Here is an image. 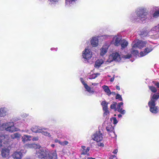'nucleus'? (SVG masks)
Instances as JSON below:
<instances>
[{"label": "nucleus", "instance_id": "obj_1", "mask_svg": "<svg viewBox=\"0 0 159 159\" xmlns=\"http://www.w3.org/2000/svg\"><path fill=\"white\" fill-rule=\"evenodd\" d=\"M149 44V43L147 41L137 40L134 41L133 43L132 47L131 49V53H129L126 55H123L121 56L120 53L118 52L112 53L111 54L109 57V58L107 60V61L111 62L114 61H120L122 58L124 59H129L132 57V54L134 56H136L139 54L138 51L136 50L137 48L139 49L142 48L146 46H148Z\"/></svg>", "mask_w": 159, "mask_h": 159}, {"label": "nucleus", "instance_id": "obj_2", "mask_svg": "<svg viewBox=\"0 0 159 159\" xmlns=\"http://www.w3.org/2000/svg\"><path fill=\"white\" fill-rule=\"evenodd\" d=\"M38 149L36 151V154L39 158H44L45 159H57L56 151H52L49 152L48 150L45 148Z\"/></svg>", "mask_w": 159, "mask_h": 159}, {"label": "nucleus", "instance_id": "obj_3", "mask_svg": "<svg viewBox=\"0 0 159 159\" xmlns=\"http://www.w3.org/2000/svg\"><path fill=\"white\" fill-rule=\"evenodd\" d=\"M135 12L138 17L134 18L132 17V20L135 21L143 22L147 18L148 12L146 8L143 7H139L136 9Z\"/></svg>", "mask_w": 159, "mask_h": 159}, {"label": "nucleus", "instance_id": "obj_4", "mask_svg": "<svg viewBox=\"0 0 159 159\" xmlns=\"http://www.w3.org/2000/svg\"><path fill=\"white\" fill-rule=\"evenodd\" d=\"M80 80L82 84L84 85L86 90L89 93V95L93 94L94 93V90L93 89V87L97 86L98 84L97 83H91V85L89 86L85 82L83 78H80Z\"/></svg>", "mask_w": 159, "mask_h": 159}, {"label": "nucleus", "instance_id": "obj_5", "mask_svg": "<svg viewBox=\"0 0 159 159\" xmlns=\"http://www.w3.org/2000/svg\"><path fill=\"white\" fill-rule=\"evenodd\" d=\"M92 52L88 47L86 48L83 51L82 56L85 59L89 60L92 57Z\"/></svg>", "mask_w": 159, "mask_h": 159}, {"label": "nucleus", "instance_id": "obj_6", "mask_svg": "<svg viewBox=\"0 0 159 159\" xmlns=\"http://www.w3.org/2000/svg\"><path fill=\"white\" fill-rule=\"evenodd\" d=\"M102 133L100 131H98L92 136V138L94 140L98 142L102 140Z\"/></svg>", "mask_w": 159, "mask_h": 159}, {"label": "nucleus", "instance_id": "obj_7", "mask_svg": "<svg viewBox=\"0 0 159 159\" xmlns=\"http://www.w3.org/2000/svg\"><path fill=\"white\" fill-rule=\"evenodd\" d=\"M155 11L152 14V15L153 18H157L159 17V6H154L151 8L150 13L151 14Z\"/></svg>", "mask_w": 159, "mask_h": 159}, {"label": "nucleus", "instance_id": "obj_8", "mask_svg": "<svg viewBox=\"0 0 159 159\" xmlns=\"http://www.w3.org/2000/svg\"><path fill=\"white\" fill-rule=\"evenodd\" d=\"M122 40L121 36L119 35H116L113 37L111 43L115 46H118L120 45Z\"/></svg>", "mask_w": 159, "mask_h": 159}, {"label": "nucleus", "instance_id": "obj_9", "mask_svg": "<svg viewBox=\"0 0 159 159\" xmlns=\"http://www.w3.org/2000/svg\"><path fill=\"white\" fill-rule=\"evenodd\" d=\"M148 105L150 108V111L152 113L156 114L158 113V107L156 106V103L148 102Z\"/></svg>", "mask_w": 159, "mask_h": 159}, {"label": "nucleus", "instance_id": "obj_10", "mask_svg": "<svg viewBox=\"0 0 159 159\" xmlns=\"http://www.w3.org/2000/svg\"><path fill=\"white\" fill-rule=\"evenodd\" d=\"M110 44L106 43L104 44L100 49V54L101 56H104L107 53Z\"/></svg>", "mask_w": 159, "mask_h": 159}, {"label": "nucleus", "instance_id": "obj_11", "mask_svg": "<svg viewBox=\"0 0 159 159\" xmlns=\"http://www.w3.org/2000/svg\"><path fill=\"white\" fill-rule=\"evenodd\" d=\"M147 46L146 48L144 50L143 52H141L140 53V57H142L147 55L148 53L152 51L153 49V47L152 46L149 44Z\"/></svg>", "mask_w": 159, "mask_h": 159}, {"label": "nucleus", "instance_id": "obj_12", "mask_svg": "<svg viewBox=\"0 0 159 159\" xmlns=\"http://www.w3.org/2000/svg\"><path fill=\"white\" fill-rule=\"evenodd\" d=\"M98 36H95L92 37L90 39V43L92 46L94 47H96L98 45Z\"/></svg>", "mask_w": 159, "mask_h": 159}, {"label": "nucleus", "instance_id": "obj_13", "mask_svg": "<svg viewBox=\"0 0 159 159\" xmlns=\"http://www.w3.org/2000/svg\"><path fill=\"white\" fill-rule=\"evenodd\" d=\"M151 100L148 102L156 103V102L159 98V93H157L154 94H151Z\"/></svg>", "mask_w": 159, "mask_h": 159}, {"label": "nucleus", "instance_id": "obj_14", "mask_svg": "<svg viewBox=\"0 0 159 159\" xmlns=\"http://www.w3.org/2000/svg\"><path fill=\"white\" fill-rule=\"evenodd\" d=\"M123 105V103L122 102L119 103L117 106L116 110L122 115H124L125 114L126 111L122 108Z\"/></svg>", "mask_w": 159, "mask_h": 159}, {"label": "nucleus", "instance_id": "obj_15", "mask_svg": "<svg viewBox=\"0 0 159 159\" xmlns=\"http://www.w3.org/2000/svg\"><path fill=\"white\" fill-rule=\"evenodd\" d=\"M1 154L3 157H8L10 154V150L7 148H4L2 149Z\"/></svg>", "mask_w": 159, "mask_h": 159}, {"label": "nucleus", "instance_id": "obj_16", "mask_svg": "<svg viewBox=\"0 0 159 159\" xmlns=\"http://www.w3.org/2000/svg\"><path fill=\"white\" fill-rule=\"evenodd\" d=\"M12 156L14 159H21L23 155L20 151H16L13 153Z\"/></svg>", "mask_w": 159, "mask_h": 159}, {"label": "nucleus", "instance_id": "obj_17", "mask_svg": "<svg viewBox=\"0 0 159 159\" xmlns=\"http://www.w3.org/2000/svg\"><path fill=\"white\" fill-rule=\"evenodd\" d=\"M77 0H65V6L66 7H69L74 5Z\"/></svg>", "mask_w": 159, "mask_h": 159}, {"label": "nucleus", "instance_id": "obj_18", "mask_svg": "<svg viewBox=\"0 0 159 159\" xmlns=\"http://www.w3.org/2000/svg\"><path fill=\"white\" fill-rule=\"evenodd\" d=\"M81 147L82 149V152H81L82 155H87V156H89L88 152L89 150V147L86 148L85 146H82Z\"/></svg>", "mask_w": 159, "mask_h": 159}, {"label": "nucleus", "instance_id": "obj_19", "mask_svg": "<svg viewBox=\"0 0 159 159\" xmlns=\"http://www.w3.org/2000/svg\"><path fill=\"white\" fill-rule=\"evenodd\" d=\"M102 87L104 92L108 96H110L111 94V93L108 86L104 85L102 86Z\"/></svg>", "mask_w": 159, "mask_h": 159}, {"label": "nucleus", "instance_id": "obj_20", "mask_svg": "<svg viewBox=\"0 0 159 159\" xmlns=\"http://www.w3.org/2000/svg\"><path fill=\"white\" fill-rule=\"evenodd\" d=\"M42 128V127H40L34 126L31 128V130L33 132L35 133H40L41 132Z\"/></svg>", "mask_w": 159, "mask_h": 159}, {"label": "nucleus", "instance_id": "obj_21", "mask_svg": "<svg viewBox=\"0 0 159 159\" xmlns=\"http://www.w3.org/2000/svg\"><path fill=\"white\" fill-rule=\"evenodd\" d=\"M103 60L102 59H98L96 61L95 63L94 66L97 68H98L103 63Z\"/></svg>", "mask_w": 159, "mask_h": 159}, {"label": "nucleus", "instance_id": "obj_22", "mask_svg": "<svg viewBox=\"0 0 159 159\" xmlns=\"http://www.w3.org/2000/svg\"><path fill=\"white\" fill-rule=\"evenodd\" d=\"M7 112V110L5 107L0 108V116L4 117L6 116Z\"/></svg>", "mask_w": 159, "mask_h": 159}, {"label": "nucleus", "instance_id": "obj_23", "mask_svg": "<svg viewBox=\"0 0 159 159\" xmlns=\"http://www.w3.org/2000/svg\"><path fill=\"white\" fill-rule=\"evenodd\" d=\"M26 147L29 148H39L40 146L39 145L34 143L28 144L26 145Z\"/></svg>", "mask_w": 159, "mask_h": 159}, {"label": "nucleus", "instance_id": "obj_24", "mask_svg": "<svg viewBox=\"0 0 159 159\" xmlns=\"http://www.w3.org/2000/svg\"><path fill=\"white\" fill-rule=\"evenodd\" d=\"M32 137L30 136L25 135L22 137V141L24 142L30 141L31 140Z\"/></svg>", "mask_w": 159, "mask_h": 159}, {"label": "nucleus", "instance_id": "obj_25", "mask_svg": "<svg viewBox=\"0 0 159 159\" xmlns=\"http://www.w3.org/2000/svg\"><path fill=\"white\" fill-rule=\"evenodd\" d=\"M8 138V136L7 135H2L0 136V148L2 146V141L3 140L5 141H6V142H8L7 141V138Z\"/></svg>", "mask_w": 159, "mask_h": 159}, {"label": "nucleus", "instance_id": "obj_26", "mask_svg": "<svg viewBox=\"0 0 159 159\" xmlns=\"http://www.w3.org/2000/svg\"><path fill=\"white\" fill-rule=\"evenodd\" d=\"M106 130L109 133L114 134V128L111 125H109L106 127Z\"/></svg>", "mask_w": 159, "mask_h": 159}, {"label": "nucleus", "instance_id": "obj_27", "mask_svg": "<svg viewBox=\"0 0 159 159\" xmlns=\"http://www.w3.org/2000/svg\"><path fill=\"white\" fill-rule=\"evenodd\" d=\"M128 43L127 41L124 39H123L121 41L120 45L122 48H124L127 46Z\"/></svg>", "mask_w": 159, "mask_h": 159}, {"label": "nucleus", "instance_id": "obj_28", "mask_svg": "<svg viewBox=\"0 0 159 159\" xmlns=\"http://www.w3.org/2000/svg\"><path fill=\"white\" fill-rule=\"evenodd\" d=\"M21 135L18 133L13 134L11 135V137L12 139H19L21 137Z\"/></svg>", "mask_w": 159, "mask_h": 159}, {"label": "nucleus", "instance_id": "obj_29", "mask_svg": "<svg viewBox=\"0 0 159 159\" xmlns=\"http://www.w3.org/2000/svg\"><path fill=\"white\" fill-rule=\"evenodd\" d=\"M46 130V128H42V130L41 131L40 133L44 135L47 136L48 137H50L51 135L48 132H47V131H45V130Z\"/></svg>", "mask_w": 159, "mask_h": 159}, {"label": "nucleus", "instance_id": "obj_30", "mask_svg": "<svg viewBox=\"0 0 159 159\" xmlns=\"http://www.w3.org/2000/svg\"><path fill=\"white\" fill-rule=\"evenodd\" d=\"M100 74L97 73L96 74H93L89 75V79H94L98 76H99Z\"/></svg>", "mask_w": 159, "mask_h": 159}, {"label": "nucleus", "instance_id": "obj_31", "mask_svg": "<svg viewBox=\"0 0 159 159\" xmlns=\"http://www.w3.org/2000/svg\"><path fill=\"white\" fill-rule=\"evenodd\" d=\"M103 108V110L108 109L107 105L108 103L106 102V101H103L101 103Z\"/></svg>", "mask_w": 159, "mask_h": 159}, {"label": "nucleus", "instance_id": "obj_32", "mask_svg": "<svg viewBox=\"0 0 159 159\" xmlns=\"http://www.w3.org/2000/svg\"><path fill=\"white\" fill-rule=\"evenodd\" d=\"M152 31L155 32L154 33H156L157 32H159V24L153 27L151 30Z\"/></svg>", "mask_w": 159, "mask_h": 159}, {"label": "nucleus", "instance_id": "obj_33", "mask_svg": "<svg viewBox=\"0 0 159 159\" xmlns=\"http://www.w3.org/2000/svg\"><path fill=\"white\" fill-rule=\"evenodd\" d=\"M51 5H55L58 3L59 0H48Z\"/></svg>", "mask_w": 159, "mask_h": 159}, {"label": "nucleus", "instance_id": "obj_34", "mask_svg": "<svg viewBox=\"0 0 159 159\" xmlns=\"http://www.w3.org/2000/svg\"><path fill=\"white\" fill-rule=\"evenodd\" d=\"M149 89L153 93H156L157 91L156 88L153 86H149Z\"/></svg>", "mask_w": 159, "mask_h": 159}, {"label": "nucleus", "instance_id": "obj_35", "mask_svg": "<svg viewBox=\"0 0 159 159\" xmlns=\"http://www.w3.org/2000/svg\"><path fill=\"white\" fill-rule=\"evenodd\" d=\"M116 98L117 99H118L120 101H122L123 100L121 95L119 94H117L116 97Z\"/></svg>", "mask_w": 159, "mask_h": 159}, {"label": "nucleus", "instance_id": "obj_36", "mask_svg": "<svg viewBox=\"0 0 159 159\" xmlns=\"http://www.w3.org/2000/svg\"><path fill=\"white\" fill-rule=\"evenodd\" d=\"M104 111V116H105L109 114V112L108 110V109L103 110Z\"/></svg>", "mask_w": 159, "mask_h": 159}, {"label": "nucleus", "instance_id": "obj_37", "mask_svg": "<svg viewBox=\"0 0 159 159\" xmlns=\"http://www.w3.org/2000/svg\"><path fill=\"white\" fill-rule=\"evenodd\" d=\"M69 143L67 141H65L63 142H60V144L61 145L64 146L67 145Z\"/></svg>", "mask_w": 159, "mask_h": 159}, {"label": "nucleus", "instance_id": "obj_38", "mask_svg": "<svg viewBox=\"0 0 159 159\" xmlns=\"http://www.w3.org/2000/svg\"><path fill=\"white\" fill-rule=\"evenodd\" d=\"M116 103L115 104H112L111 105L110 107L111 109H114L115 110H116Z\"/></svg>", "mask_w": 159, "mask_h": 159}, {"label": "nucleus", "instance_id": "obj_39", "mask_svg": "<svg viewBox=\"0 0 159 159\" xmlns=\"http://www.w3.org/2000/svg\"><path fill=\"white\" fill-rule=\"evenodd\" d=\"M113 120V123L114 124H116L118 122V121L115 117H113L112 118Z\"/></svg>", "mask_w": 159, "mask_h": 159}, {"label": "nucleus", "instance_id": "obj_40", "mask_svg": "<svg viewBox=\"0 0 159 159\" xmlns=\"http://www.w3.org/2000/svg\"><path fill=\"white\" fill-rule=\"evenodd\" d=\"M152 83L154 84L158 88H159V83L158 82H156L154 81L152 82Z\"/></svg>", "mask_w": 159, "mask_h": 159}, {"label": "nucleus", "instance_id": "obj_41", "mask_svg": "<svg viewBox=\"0 0 159 159\" xmlns=\"http://www.w3.org/2000/svg\"><path fill=\"white\" fill-rule=\"evenodd\" d=\"M98 145L99 147H103L104 146V144L102 143H98Z\"/></svg>", "mask_w": 159, "mask_h": 159}, {"label": "nucleus", "instance_id": "obj_42", "mask_svg": "<svg viewBox=\"0 0 159 159\" xmlns=\"http://www.w3.org/2000/svg\"><path fill=\"white\" fill-rule=\"evenodd\" d=\"M32 140L33 141H37L38 140V138L37 137H35L33 138L32 139Z\"/></svg>", "mask_w": 159, "mask_h": 159}, {"label": "nucleus", "instance_id": "obj_43", "mask_svg": "<svg viewBox=\"0 0 159 159\" xmlns=\"http://www.w3.org/2000/svg\"><path fill=\"white\" fill-rule=\"evenodd\" d=\"M55 142L58 143L60 144V142H61V141L58 139H56L55 140Z\"/></svg>", "mask_w": 159, "mask_h": 159}, {"label": "nucleus", "instance_id": "obj_44", "mask_svg": "<svg viewBox=\"0 0 159 159\" xmlns=\"http://www.w3.org/2000/svg\"><path fill=\"white\" fill-rule=\"evenodd\" d=\"M118 152V150L117 149L114 150L113 152V153L115 154H116Z\"/></svg>", "mask_w": 159, "mask_h": 159}, {"label": "nucleus", "instance_id": "obj_45", "mask_svg": "<svg viewBox=\"0 0 159 159\" xmlns=\"http://www.w3.org/2000/svg\"><path fill=\"white\" fill-rule=\"evenodd\" d=\"M116 89L120 90V86L118 85H116Z\"/></svg>", "mask_w": 159, "mask_h": 159}, {"label": "nucleus", "instance_id": "obj_46", "mask_svg": "<svg viewBox=\"0 0 159 159\" xmlns=\"http://www.w3.org/2000/svg\"><path fill=\"white\" fill-rule=\"evenodd\" d=\"M114 79H115V78H114V77L113 76V77H112L111 79H110V81L111 82H112L113 81H114Z\"/></svg>", "mask_w": 159, "mask_h": 159}, {"label": "nucleus", "instance_id": "obj_47", "mask_svg": "<svg viewBox=\"0 0 159 159\" xmlns=\"http://www.w3.org/2000/svg\"><path fill=\"white\" fill-rule=\"evenodd\" d=\"M118 117L119 118H120L122 117V115L121 114H119L118 115Z\"/></svg>", "mask_w": 159, "mask_h": 159}, {"label": "nucleus", "instance_id": "obj_48", "mask_svg": "<svg viewBox=\"0 0 159 159\" xmlns=\"http://www.w3.org/2000/svg\"><path fill=\"white\" fill-rule=\"evenodd\" d=\"M113 157L114 158H115L116 159H117L116 156L114 155L113 156Z\"/></svg>", "mask_w": 159, "mask_h": 159}, {"label": "nucleus", "instance_id": "obj_49", "mask_svg": "<svg viewBox=\"0 0 159 159\" xmlns=\"http://www.w3.org/2000/svg\"><path fill=\"white\" fill-rule=\"evenodd\" d=\"M87 159H95L94 158H92V157H89L87 158Z\"/></svg>", "mask_w": 159, "mask_h": 159}, {"label": "nucleus", "instance_id": "obj_50", "mask_svg": "<svg viewBox=\"0 0 159 159\" xmlns=\"http://www.w3.org/2000/svg\"><path fill=\"white\" fill-rule=\"evenodd\" d=\"M54 146H55V145L53 144L51 145V146L52 147H54Z\"/></svg>", "mask_w": 159, "mask_h": 159}, {"label": "nucleus", "instance_id": "obj_51", "mask_svg": "<svg viewBox=\"0 0 159 159\" xmlns=\"http://www.w3.org/2000/svg\"><path fill=\"white\" fill-rule=\"evenodd\" d=\"M147 32H146V33H145V34H144V36H146V35H147Z\"/></svg>", "mask_w": 159, "mask_h": 159}, {"label": "nucleus", "instance_id": "obj_52", "mask_svg": "<svg viewBox=\"0 0 159 159\" xmlns=\"http://www.w3.org/2000/svg\"><path fill=\"white\" fill-rule=\"evenodd\" d=\"M53 48H51V50H53Z\"/></svg>", "mask_w": 159, "mask_h": 159}]
</instances>
